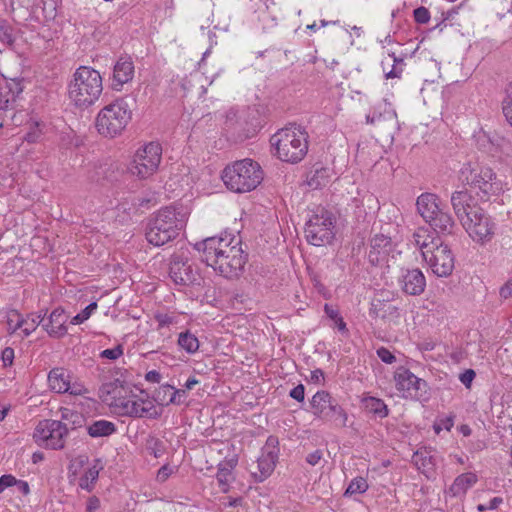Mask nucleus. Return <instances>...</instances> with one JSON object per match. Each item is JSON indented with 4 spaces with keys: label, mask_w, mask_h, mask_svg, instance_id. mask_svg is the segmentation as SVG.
I'll return each instance as SVG.
<instances>
[{
    "label": "nucleus",
    "mask_w": 512,
    "mask_h": 512,
    "mask_svg": "<svg viewBox=\"0 0 512 512\" xmlns=\"http://www.w3.org/2000/svg\"><path fill=\"white\" fill-rule=\"evenodd\" d=\"M194 247L202 253V261L225 278L239 277L247 262L241 241L231 234L208 237Z\"/></svg>",
    "instance_id": "1"
},
{
    "label": "nucleus",
    "mask_w": 512,
    "mask_h": 512,
    "mask_svg": "<svg viewBox=\"0 0 512 512\" xmlns=\"http://www.w3.org/2000/svg\"><path fill=\"white\" fill-rule=\"evenodd\" d=\"M186 223L182 208L166 206L158 210L149 220L146 239L154 246H162L175 239Z\"/></svg>",
    "instance_id": "2"
},
{
    "label": "nucleus",
    "mask_w": 512,
    "mask_h": 512,
    "mask_svg": "<svg viewBox=\"0 0 512 512\" xmlns=\"http://www.w3.org/2000/svg\"><path fill=\"white\" fill-rule=\"evenodd\" d=\"M102 91V77L99 71L90 66L78 67L67 86L68 98L78 108H87L93 105L101 96Z\"/></svg>",
    "instance_id": "3"
},
{
    "label": "nucleus",
    "mask_w": 512,
    "mask_h": 512,
    "mask_svg": "<svg viewBox=\"0 0 512 512\" xmlns=\"http://www.w3.org/2000/svg\"><path fill=\"white\" fill-rule=\"evenodd\" d=\"M273 154L281 161L296 164L302 161L308 152V134L296 124L278 130L270 138Z\"/></svg>",
    "instance_id": "4"
},
{
    "label": "nucleus",
    "mask_w": 512,
    "mask_h": 512,
    "mask_svg": "<svg viewBox=\"0 0 512 512\" xmlns=\"http://www.w3.org/2000/svg\"><path fill=\"white\" fill-rule=\"evenodd\" d=\"M263 170L258 162L250 158L228 164L221 173L225 186L235 193L250 192L263 181Z\"/></svg>",
    "instance_id": "5"
},
{
    "label": "nucleus",
    "mask_w": 512,
    "mask_h": 512,
    "mask_svg": "<svg viewBox=\"0 0 512 512\" xmlns=\"http://www.w3.org/2000/svg\"><path fill=\"white\" fill-rule=\"evenodd\" d=\"M459 180L483 201L499 195L503 190L502 183L493 169L477 163H464L459 171Z\"/></svg>",
    "instance_id": "6"
},
{
    "label": "nucleus",
    "mask_w": 512,
    "mask_h": 512,
    "mask_svg": "<svg viewBox=\"0 0 512 512\" xmlns=\"http://www.w3.org/2000/svg\"><path fill=\"white\" fill-rule=\"evenodd\" d=\"M132 118V111L123 99L104 106L97 114L95 127L104 137L113 138L120 135Z\"/></svg>",
    "instance_id": "7"
},
{
    "label": "nucleus",
    "mask_w": 512,
    "mask_h": 512,
    "mask_svg": "<svg viewBox=\"0 0 512 512\" xmlns=\"http://www.w3.org/2000/svg\"><path fill=\"white\" fill-rule=\"evenodd\" d=\"M336 219L332 212L324 207H317L305 223V237L314 246L329 244L335 236Z\"/></svg>",
    "instance_id": "8"
},
{
    "label": "nucleus",
    "mask_w": 512,
    "mask_h": 512,
    "mask_svg": "<svg viewBox=\"0 0 512 512\" xmlns=\"http://www.w3.org/2000/svg\"><path fill=\"white\" fill-rule=\"evenodd\" d=\"M68 435V428L58 420L45 419L38 423L33 438L42 447L50 449H62L65 438Z\"/></svg>",
    "instance_id": "9"
},
{
    "label": "nucleus",
    "mask_w": 512,
    "mask_h": 512,
    "mask_svg": "<svg viewBox=\"0 0 512 512\" xmlns=\"http://www.w3.org/2000/svg\"><path fill=\"white\" fill-rule=\"evenodd\" d=\"M161 156V145L157 142H150L136 152L131 172L142 179L152 176L159 167Z\"/></svg>",
    "instance_id": "10"
},
{
    "label": "nucleus",
    "mask_w": 512,
    "mask_h": 512,
    "mask_svg": "<svg viewBox=\"0 0 512 512\" xmlns=\"http://www.w3.org/2000/svg\"><path fill=\"white\" fill-rule=\"evenodd\" d=\"M112 405L122 416L157 419L161 415L152 401L136 395L117 397Z\"/></svg>",
    "instance_id": "11"
},
{
    "label": "nucleus",
    "mask_w": 512,
    "mask_h": 512,
    "mask_svg": "<svg viewBox=\"0 0 512 512\" xmlns=\"http://www.w3.org/2000/svg\"><path fill=\"white\" fill-rule=\"evenodd\" d=\"M313 413L326 420L338 422L346 426L347 413L327 391H318L310 401Z\"/></svg>",
    "instance_id": "12"
},
{
    "label": "nucleus",
    "mask_w": 512,
    "mask_h": 512,
    "mask_svg": "<svg viewBox=\"0 0 512 512\" xmlns=\"http://www.w3.org/2000/svg\"><path fill=\"white\" fill-rule=\"evenodd\" d=\"M423 259L438 277L449 276L454 269V255L448 245L441 241L431 250H423Z\"/></svg>",
    "instance_id": "13"
},
{
    "label": "nucleus",
    "mask_w": 512,
    "mask_h": 512,
    "mask_svg": "<svg viewBox=\"0 0 512 512\" xmlns=\"http://www.w3.org/2000/svg\"><path fill=\"white\" fill-rule=\"evenodd\" d=\"M469 236L476 242L484 244L489 242L494 234L496 225L483 210H475V213L465 219L462 223Z\"/></svg>",
    "instance_id": "14"
},
{
    "label": "nucleus",
    "mask_w": 512,
    "mask_h": 512,
    "mask_svg": "<svg viewBox=\"0 0 512 512\" xmlns=\"http://www.w3.org/2000/svg\"><path fill=\"white\" fill-rule=\"evenodd\" d=\"M169 275L177 285L196 284L200 280L198 270L193 268L192 263L185 252L175 253L171 257Z\"/></svg>",
    "instance_id": "15"
},
{
    "label": "nucleus",
    "mask_w": 512,
    "mask_h": 512,
    "mask_svg": "<svg viewBox=\"0 0 512 512\" xmlns=\"http://www.w3.org/2000/svg\"><path fill=\"white\" fill-rule=\"evenodd\" d=\"M279 456V440L276 436L270 435L261 450L257 459V471L252 474L257 482H263L275 469Z\"/></svg>",
    "instance_id": "16"
},
{
    "label": "nucleus",
    "mask_w": 512,
    "mask_h": 512,
    "mask_svg": "<svg viewBox=\"0 0 512 512\" xmlns=\"http://www.w3.org/2000/svg\"><path fill=\"white\" fill-rule=\"evenodd\" d=\"M394 379L396 388L402 393L403 397L421 399L427 394V382L408 369L399 368L394 375Z\"/></svg>",
    "instance_id": "17"
},
{
    "label": "nucleus",
    "mask_w": 512,
    "mask_h": 512,
    "mask_svg": "<svg viewBox=\"0 0 512 512\" xmlns=\"http://www.w3.org/2000/svg\"><path fill=\"white\" fill-rule=\"evenodd\" d=\"M401 290L411 296L421 295L426 288V278L418 268H402L398 277Z\"/></svg>",
    "instance_id": "18"
},
{
    "label": "nucleus",
    "mask_w": 512,
    "mask_h": 512,
    "mask_svg": "<svg viewBox=\"0 0 512 512\" xmlns=\"http://www.w3.org/2000/svg\"><path fill=\"white\" fill-rule=\"evenodd\" d=\"M23 91V86L18 79L4 78L0 81V110L10 112V119L14 117L15 102Z\"/></svg>",
    "instance_id": "19"
},
{
    "label": "nucleus",
    "mask_w": 512,
    "mask_h": 512,
    "mask_svg": "<svg viewBox=\"0 0 512 512\" xmlns=\"http://www.w3.org/2000/svg\"><path fill=\"white\" fill-rule=\"evenodd\" d=\"M135 73L134 63L129 56H121L113 66L111 87L115 91H121L124 84L132 81Z\"/></svg>",
    "instance_id": "20"
},
{
    "label": "nucleus",
    "mask_w": 512,
    "mask_h": 512,
    "mask_svg": "<svg viewBox=\"0 0 512 512\" xmlns=\"http://www.w3.org/2000/svg\"><path fill=\"white\" fill-rule=\"evenodd\" d=\"M391 250V238L383 234H376L370 240L368 260L374 266L382 265L387 261V257Z\"/></svg>",
    "instance_id": "21"
},
{
    "label": "nucleus",
    "mask_w": 512,
    "mask_h": 512,
    "mask_svg": "<svg viewBox=\"0 0 512 512\" xmlns=\"http://www.w3.org/2000/svg\"><path fill=\"white\" fill-rule=\"evenodd\" d=\"M471 203L472 196L467 190L455 191L451 195V205L461 224L470 216V214H474L475 210L480 209L473 206Z\"/></svg>",
    "instance_id": "22"
},
{
    "label": "nucleus",
    "mask_w": 512,
    "mask_h": 512,
    "mask_svg": "<svg viewBox=\"0 0 512 512\" xmlns=\"http://www.w3.org/2000/svg\"><path fill=\"white\" fill-rule=\"evenodd\" d=\"M425 222L430 225L434 232L443 235L453 234L456 227L454 219L448 212L443 210L441 204L433 212L432 218H426Z\"/></svg>",
    "instance_id": "23"
},
{
    "label": "nucleus",
    "mask_w": 512,
    "mask_h": 512,
    "mask_svg": "<svg viewBox=\"0 0 512 512\" xmlns=\"http://www.w3.org/2000/svg\"><path fill=\"white\" fill-rule=\"evenodd\" d=\"M66 321L65 311L59 307L51 312L47 322L43 323V328L50 336L59 338L67 333Z\"/></svg>",
    "instance_id": "24"
},
{
    "label": "nucleus",
    "mask_w": 512,
    "mask_h": 512,
    "mask_svg": "<svg viewBox=\"0 0 512 512\" xmlns=\"http://www.w3.org/2000/svg\"><path fill=\"white\" fill-rule=\"evenodd\" d=\"M71 379L70 371L62 367L53 368L48 374L49 387L56 393H66Z\"/></svg>",
    "instance_id": "25"
},
{
    "label": "nucleus",
    "mask_w": 512,
    "mask_h": 512,
    "mask_svg": "<svg viewBox=\"0 0 512 512\" xmlns=\"http://www.w3.org/2000/svg\"><path fill=\"white\" fill-rule=\"evenodd\" d=\"M477 481L478 477L475 473L466 472L460 474L449 487L448 493L452 497L464 496L466 492L477 483Z\"/></svg>",
    "instance_id": "26"
},
{
    "label": "nucleus",
    "mask_w": 512,
    "mask_h": 512,
    "mask_svg": "<svg viewBox=\"0 0 512 512\" xmlns=\"http://www.w3.org/2000/svg\"><path fill=\"white\" fill-rule=\"evenodd\" d=\"M440 204V199L433 193H423L416 201L417 211L424 220L426 218H432L433 212L436 211Z\"/></svg>",
    "instance_id": "27"
},
{
    "label": "nucleus",
    "mask_w": 512,
    "mask_h": 512,
    "mask_svg": "<svg viewBox=\"0 0 512 512\" xmlns=\"http://www.w3.org/2000/svg\"><path fill=\"white\" fill-rule=\"evenodd\" d=\"M413 463L425 475H430L434 472L436 466V459L432 455L431 450L427 448L418 450L412 457Z\"/></svg>",
    "instance_id": "28"
},
{
    "label": "nucleus",
    "mask_w": 512,
    "mask_h": 512,
    "mask_svg": "<svg viewBox=\"0 0 512 512\" xmlns=\"http://www.w3.org/2000/svg\"><path fill=\"white\" fill-rule=\"evenodd\" d=\"M237 463V458L233 457L230 459H226L225 461L219 463L218 465L216 479L223 492H226L228 490V487L231 481L233 480L232 471L236 467Z\"/></svg>",
    "instance_id": "29"
},
{
    "label": "nucleus",
    "mask_w": 512,
    "mask_h": 512,
    "mask_svg": "<svg viewBox=\"0 0 512 512\" xmlns=\"http://www.w3.org/2000/svg\"><path fill=\"white\" fill-rule=\"evenodd\" d=\"M86 431L92 438L108 437L117 431V427L115 423L101 419L87 424Z\"/></svg>",
    "instance_id": "30"
},
{
    "label": "nucleus",
    "mask_w": 512,
    "mask_h": 512,
    "mask_svg": "<svg viewBox=\"0 0 512 512\" xmlns=\"http://www.w3.org/2000/svg\"><path fill=\"white\" fill-rule=\"evenodd\" d=\"M382 70L387 79L400 78L404 71V60L398 58L394 53L388 54V57L381 62Z\"/></svg>",
    "instance_id": "31"
},
{
    "label": "nucleus",
    "mask_w": 512,
    "mask_h": 512,
    "mask_svg": "<svg viewBox=\"0 0 512 512\" xmlns=\"http://www.w3.org/2000/svg\"><path fill=\"white\" fill-rule=\"evenodd\" d=\"M362 405L366 412L372 414L375 418L383 419L389 415L388 406L380 398L372 396L365 397L362 400Z\"/></svg>",
    "instance_id": "32"
},
{
    "label": "nucleus",
    "mask_w": 512,
    "mask_h": 512,
    "mask_svg": "<svg viewBox=\"0 0 512 512\" xmlns=\"http://www.w3.org/2000/svg\"><path fill=\"white\" fill-rule=\"evenodd\" d=\"M102 468L101 461L96 459L94 464L88 467L84 474L79 478V486L88 492L92 491Z\"/></svg>",
    "instance_id": "33"
},
{
    "label": "nucleus",
    "mask_w": 512,
    "mask_h": 512,
    "mask_svg": "<svg viewBox=\"0 0 512 512\" xmlns=\"http://www.w3.org/2000/svg\"><path fill=\"white\" fill-rule=\"evenodd\" d=\"M413 242L418 246L423 254V250H431L440 239L435 238L428 229L418 228L413 234Z\"/></svg>",
    "instance_id": "34"
},
{
    "label": "nucleus",
    "mask_w": 512,
    "mask_h": 512,
    "mask_svg": "<svg viewBox=\"0 0 512 512\" xmlns=\"http://www.w3.org/2000/svg\"><path fill=\"white\" fill-rule=\"evenodd\" d=\"M177 343L188 354H195L200 346L198 338L189 330L179 334Z\"/></svg>",
    "instance_id": "35"
},
{
    "label": "nucleus",
    "mask_w": 512,
    "mask_h": 512,
    "mask_svg": "<svg viewBox=\"0 0 512 512\" xmlns=\"http://www.w3.org/2000/svg\"><path fill=\"white\" fill-rule=\"evenodd\" d=\"M44 316L45 315H41V314H39V315L31 314V315L27 316L26 319H22V320L18 321L16 328L21 329L22 332L26 336H28L37 328L38 325H40V324L43 325V323H45Z\"/></svg>",
    "instance_id": "36"
},
{
    "label": "nucleus",
    "mask_w": 512,
    "mask_h": 512,
    "mask_svg": "<svg viewBox=\"0 0 512 512\" xmlns=\"http://www.w3.org/2000/svg\"><path fill=\"white\" fill-rule=\"evenodd\" d=\"M368 482L364 477H355L352 479L344 492V496H352L354 494H363L368 490Z\"/></svg>",
    "instance_id": "37"
},
{
    "label": "nucleus",
    "mask_w": 512,
    "mask_h": 512,
    "mask_svg": "<svg viewBox=\"0 0 512 512\" xmlns=\"http://www.w3.org/2000/svg\"><path fill=\"white\" fill-rule=\"evenodd\" d=\"M154 319L158 323V328L161 329L177 325L180 321V316L174 312L156 313Z\"/></svg>",
    "instance_id": "38"
},
{
    "label": "nucleus",
    "mask_w": 512,
    "mask_h": 512,
    "mask_svg": "<svg viewBox=\"0 0 512 512\" xmlns=\"http://www.w3.org/2000/svg\"><path fill=\"white\" fill-rule=\"evenodd\" d=\"M123 388V384L119 379H115L112 382L104 383L101 386V392L103 394L110 395L113 399V402L117 399V397L121 396V389Z\"/></svg>",
    "instance_id": "39"
},
{
    "label": "nucleus",
    "mask_w": 512,
    "mask_h": 512,
    "mask_svg": "<svg viewBox=\"0 0 512 512\" xmlns=\"http://www.w3.org/2000/svg\"><path fill=\"white\" fill-rule=\"evenodd\" d=\"M324 311L326 315L335 322V325L337 326L339 331L347 332L346 323L344 322L343 318L339 315L338 310L334 309L329 304H325Z\"/></svg>",
    "instance_id": "40"
},
{
    "label": "nucleus",
    "mask_w": 512,
    "mask_h": 512,
    "mask_svg": "<svg viewBox=\"0 0 512 512\" xmlns=\"http://www.w3.org/2000/svg\"><path fill=\"white\" fill-rule=\"evenodd\" d=\"M97 309V303L91 302L88 306H86L80 313L75 315L70 323L72 325H79L85 322L90 318V316L94 313V311Z\"/></svg>",
    "instance_id": "41"
},
{
    "label": "nucleus",
    "mask_w": 512,
    "mask_h": 512,
    "mask_svg": "<svg viewBox=\"0 0 512 512\" xmlns=\"http://www.w3.org/2000/svg\"><path fill=\"white\" fill-rule=\"evenodd\" d=\"M506 94V99L503 102V113L506 120L512 126V82L508 85Z\"/></svg>",
    "instance_id": "42"
},
{
    "label": "nucleus",
    "mask_w": 512,
    "mask_h": 512,
    "mask_svg": "<svg viewBox=\"0 0 512 512\" xmlns=\"http://www.w3.org/2000/svg\"><path fill=\"white\" fill-rule=\"evenodd\" d=\"M173 386L169 384H163L156 391L154 399L161 405H166V402L171 397Z\"/></svg>",
    "instance_id": "43"
},
{
    "label": "nucleus",
    "mask_w": 512,
    "mask_h": 512,
    "mask_svg": "<svg viewBox=\"0 0 512 512\" xmlns=\"http://www.w3.org/2000/svg\"><path fill=\"white\" fill-rule=\"evenodd\" d=\"M0 40L9 45L15 41L13 28L6 21L0 23Z\"/></svg>",
    "instance_id": "44"
},
{
    "label": "nucleus",
    "mask_w": 512,
    "mask_h": 512,
    "mask_svg": "<svg viewBox=\"0 0 512 512\" xmlns=\"http://www.w3.org/2000/svg\"><path fill=\"white\" fill-rule=\"evenodd\" d=\"M273 0H250V9L254 12H269L271 6H274Z\"/></svg>",
    "instance_id": "45"
},
{
    "label": "nucleus",
    "mask_w": 512,
    "mask_h": 512,
    "mask_svg": "<svg viewBox=\"0 0 512 512\" xmlns=\"http://www.w3.org/2000/svg\"><path fill=\"white\" fill-rule=\"evenodd\" d=\"M413 17L418 24H427L431 18L429 10L424 6L416 8L413 11Z\"/></svg>",
    "instance_id": "46"
},
{
    "label": "nucleus",
    "mask_w": 512,
    "mask_h": 512,
    "mask_svg": "<svg viewBox=\"0 0 512 512\" xmlns=\"http://www.w3.org/2000/svg\"><path fill=\"white\" fill-rule=\"evenodd\" d=\"M454 425V416H446L438 419L434 424V430L438 434L441 430L445 429L450 431Z\"/></svg>",
    "instance_id": "47"
},
{
    "label": "nucleus",
    "mask_w": 512,
    "mask_h": 512,
    "mask_svg": "<svg viewBox=\"0 0 512 512\" xmlns=\"http://www.w3.org/2000/svg\"><path fill=\"white\" fill-rule=\"evenodd\" d=\"M72 380L73 379H71L69 382L68 390H66V393H69L70 395L74 396H82L89 392L88 389L81 382Z\"/></svg>",
    "instance_id": "48"
},
{
    "label": "nucleus",
    "mask_w": 512,
    "mask_h": 512,
    "mask_svg": "<svg viewBox=\"0 0 512 512\" xmlns=\"http://www.w3.org/2000/svg\"><path fill=\"white\" fill-rule=\"evenodd\" d=\"M123 354V348L121 345H118L113 348L105 349L101 352L100 356L102 358L116 360Z\"/></svg>",
    "instance_id": "49"
},
{
    "label": "nucleus",
    "mask_w": 512,
    "mask_h": 512,
    "mask_svg": "<svg viewBox=\"0 0 512 512\" xmlns=\"http://www.w3.org/2000/svg\"><path fill=\"white\" fill-rule=\"evenodd\" d=\"M326 174L325 169L316 170L315 174L311 176L308 180V185L312 187L313 189L319 188L321 185H324L325 183H322L319 178H324Z\"/></svg>",
    "instance_id": "50"
},
{
    "label": "nucleus",
    "mask_w": 512,
    "mask_h": 512,
    "mask_svg": "<svg viewBox=\"0 0 512 512\" xmlns=\"http://www.w3.org/2000/svg\"><path fill=\"white\" fill-rule=\"evenodd\" d=\"M475 377V371L473 369H467L459 375V380L466 388H470Z\"/></svg>",
    "instance_id": "51"
},
{
    "label": "nucleus",
    "mask_w": 512,
    "mask_h": 512,
    "mask_svg": "<svg viewBox=\"0 0 512 512\" xmlns=\"http://www.w3.org/2000/svg\"><path fill=\"white\" fill-rule=\"evenodd\" d=\"M377 356L382 362L392 364L396 361V357L385 347L377 349Z\"/></svg>",
    "instance_id": "52"
},
{
    "label": "nucleus",
    "mask_w": 512,
    "mask_h": 512,
    "mask_svg": "<svg viewBox=\"0 0 512 512\" xmlns=\"http://www.w3.org/2000/svg\"><path fill=\"white\" fill-rule=\"evenodd\" d=\"M175 471L174 467H171L170 465L166 464L163 465L157 473V481L159 482H165L170 475H172Z\"/></svg>",
    "instance_id": "53"
},
{
    "label": "nucleus",
    "mask_w": 512,
    "mask_h": 512,
    "mask_svg": "<svg viewBox=\"0 0 512 512\" xmlns=\"http://www.w3.org/2000/svg\"><path fill=\"white\" fill-rule=\"evenodd\" d=\"M176 396H178L179 398L186 397V390L185 389H176L173 386V390L171 392V397L166 402V405H169V404L180 405V404H182L183 400H176Z\"/></svg>",
    "instance_id": "54"
},
{
    "label": "nucleus",
    "mask_w": 512,
    "mask_h": 512,
    "mask_svg": "<svg viewBox=\"0 0 512 512\" xmlns=\"http://www.w3.org/2000/svg\"><path fill=\"white\" fill-rule=\"evenodd\" d=\"M289 396L293 398L294 400L298 402H303L305 398V387L302 384L297 385L294 387L290 393Z\"/></svg>",
    "instance_id": "55"
},
{
    "label": "nucleus",
    "mask_w": 512,
    "mask_h": 512,
    "mask_svg": "<svg viewBox=\"0 0 512 512\" xmlns=\"http://www.w3.org/2000/svg\"><path fill=\"white\" fill-rule=\"evenodd\" d=\"M16 483V478L11 474H5L0 477V493H2L6 488L14 486Z\"/></svg>",
    "instance_id": "56"
},
{
    "label": "nucleus",
    "mask_w": 512,
    "mask_h": 512,
    "mask_svg": "<svg viewBox=\"0 0 512 512\" xmlns=\"http://www.w3.org/2000/svg\"><path fill=\"white\" fill-rule=\"evenodd\" d=\"M1 359L5 367L11 366L14 360V350L10 347H6L1 354Z\"/></svg>",
    "instance_id": "57"
},
{
    "label": "nucleus",
    "mask_w": 512,
    "mask_h": 512,
    "mask_svg": "<svg viewBox=\"0 0 512 512\" xmlns=\"http://www.w3.org/2000/svg\"><path fill=\"white\" fill-rule=\"evenodd\" d=\"M100 507V500L96 496H91L87 500L86 512H95Z\"/></svg>",
    "instance_id": "58"
},
{
    "label": "nucleus",
    "mask_w": 512,
    "mask_h": 512,
    "mask_svg": "<svg viewBox=\"0 0 512 512\" xmlns=\"http://www.w3.org/2000/svg\"><path fill=\"white\" fill-rule=\"evenodd\" d=\"M322 458V452L320 450H315L312 453H309L306 457L307 463L312 466H315L319 463Z\"/></svg>",
    "instance_id": "59"
},
{
    "label": "nucleus",
    "mask_w": 512,
    "mask_h": 512,
    "mask_svg": "<svg viewBox=\"0 0 512 512\" xmlns=\"http://www.w3.org/2000/svg\"><path fill=\"white\" fill-rule=\"evenodd\" d=\"M161 374L157 370L148 371L145 375V380L151 383H160Z\"/></svg>",
    "instance_id": "60"
},
{
    "label": "nucleus",
    "mask_w": 512,
    "mask_h": 512,
    "mask_svg": "<svg viewBox=\"0 0 512 512\" xmlns=\"http://www.w3.org/2000/svg\"><path fill=\"white\" fill-rule=\"evenodd\" d=\"M499 294L501 298L508 299L512 296V283H506L500 288Z\"/></svg>",
    "instance_id": "61"
},
{
    "label": "nucleus",
    "mask_w": 512,
    "mask_h": 512,
    "mask_svg": "<svg viewBox=\"0 0 512 512\" xmlns=\"http://www.w3.org/2000/svg\"><path fill=\"white\" fill-rule=\"evenodd\" d=\"M19 492L23 495H28L30 492L29 484L26 481L16 479L15 485Z\"/></svg>",
    "instance_id": "62"
},
{
    "label": "nucleus",
    "mask_w": 512,
    "mask_h": 512,
    "mask_svg": "<svg viewBox=\"0 0 512 512\" xmlns=\"http://www.w3.org/2000/svg\"><path fill=\"white\" fill-rule=\"evenodd\" d=\"M503 503L502 497H494L492 498L487 505L488 510H495Z\"/></svg>",
    "instance_id": "63"
},
{
    "label": "nucleus",
    "mask_w": 512,
    "mask_h": 512,
    "mask_svg": "<svg viewBox=\"0 0 512 512\" xmlns=\"http://www.w3.org/2000/svg\"><path fill=\"white\" fill-rule=\"evenodd\" d=\"M324 378V373L321 369H315L311 371L310 379L314 383H319Z\"/></svg>",
    "instance_id": "64"
}]
</instances>
